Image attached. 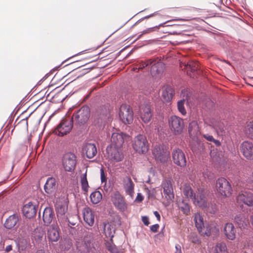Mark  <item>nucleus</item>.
<instances>
[{
    "mask_svg": "<svg viewBox=\"0 0 253 253\" xmlns=\"http://www.w3.org/2000/svg\"><path fill=\"white\" fill-rule=\"evenodd\" d=\"M90 116V110L87 105H84L81 108L75 110L70 120H73L75 125L77 126H82L85 125Z\"/></svg>",
    "mask_w": 253,
    "mask_h": 253,
    "instance_id": "f257e3e1",
    "label": "nucleus"
},
{
    "mask_svg": "<svg viewBox=\"0 0 253 253\" xmlns=\"http://www.w3.org/2000/svg\"><path fill=\"white\" fill-rule=\"evenodd\" d=\"M132 148L139 154H145L149 149V144L146 137L143 134H138L132 141Z\"/></svg>",
    "mask_w": 253,
    "mask_h": 253,
    "instance_id": "f03ea898",
    "label": "nucleus"
},
{
    "mask_svg": "<svg viewBox=\"0 0 253 253\" xmlns=\"http://www.w3.org/2000/svg\"><path fill=\"white\" fill-rule=\"evenodd\" d=\"M215 187L217 192L223 197H228L232 194L231 185L229 182L224 177H220L216 180Z\"/></svg>",
    "mask_w": 253,
    "mask_h": 253,
    "instance_id": "7ed1b4c3",
    "label": "nucleus"
},
{
    "mask_svg": "<svg viewBox=\"0 0 253 253\" xmlns=\"http://www.w3.org/2000/svg\"><path fill=\"white\" fill-rule=\"evenodd\" d=\"M109 109L107 106L102 105L98 107L92 115L93 123L100 126L105 123L109 118Z\"/></svg>",
    "mask_w": 253,
    "mask_h": 253,
    "instance_id": "20e7f679",
    "label": "nucleus"
},
{
    "mask_svg": "<svg viewBox=\"0 0 253 253\" xmlns=\"http://www.w3.org/2000/svg\"><path fill=\"white\" fill-rule=\"evenodd\" d=\"M73 127V120L63 118L57 126L53 131V133L60 137L69 134Z\"/></svg>",
    "mask_w": 253,
    "mask_h": 253,
    "instance_id": "39448f33",
    "label": "nucleus"
},
{
    "mask_svg": "<svg viewBox=\"0 0 253 253\" xmlns=\"http://www.w3.org/2000/svg\"><path fill=\"white\" fill-rule=\"evenodd\" d=\"M62 164L66 171H74L77 164L76 156L72 152L65 153L62 157Z\"/></svg>",
    "mask_w": 253,
    "mask_h": 253,
    "instance_id": "423d86ee",
    "label": "nucleus"
},
{
    "mask_svg": "<svg viewBox=\"0 0 253 253\" xmlns=\"http://www.w3.org/2000/svg\"><path fill=\"white\" fill-rule=\"evenodd\" d=\"M169 127L175 135L182 133L184 128L183 120L180 117L173 115L169 119Z\"/></svg>",
    "mask_w": 253,
    "mask_h": 253,
    "instance_id": "0eeeda50",
    "label": "nucleus"
},
{
    "mask_svg": "<svg viewBox=\"0 0 253 253\" xmlns=\"http://www.w3.org/2000/svg\"><path fill=\"white\" fill-rule=\"evenodd\" d=\"M121 121L125 124H130L133 120V112L129 105L123 104L119 113Z\"/></svg>",
    "mask_w": 253,
    "mask_h": 253,
    "instance_id": "6e6552de",
    "label": "nucleus"
},
{
    "mask_svg": "<svg viewBox=\"0 0 253 253\" xmlns=\"http://www.w3.org/2000/svg\"><path fill=\"white\" fill-rule=\"evenodd\" d=\"M171 155L173 162L176 165L182 168L186 166V158L182 150L179 148L173 149Z\"/></svg>",
    "mask_w": 253,
    "mask_h": 253,
    "instance_id": "1a4fd4ad",
    "label": "nucleus"
},
{
    "mask_svg": "<svg viewBox=\"0 0 253 253\" xmlns=\"http://www.w3.org/2000/svg\"><path fill=\"white\" fill-rule=\"evenodd\" d=\"M111 201L115 207L121 211H125L127 209V204L124 197L117 191L111 196Z\"/></svg>",
    "mask_w": 253,
    "mask_h": 253,
    "instance_id": "9d476101",
    "label": "nucleus"
},
{
    "mask_svg": "<svg viewBox=\"0 0 253 253\" xmlns=\"http://www.w3.org/2000/svg\"><path fill=\"white\" fill-rule=\"evenodd\" d=\"M237 203L253 207V193L249 191H242L236 198Z\"/></svg>",
    "mask_w": 253,
    "mask_h": 253,
    "instance_id": "9b49d317",
    "label": "nucleus"
},
{
    "mask_svg": "<svg viewBox=\"0 0 253 253\" xmlns=\"http://www.w3.org/2000/svg\"><path fill=\"white\" fill-rule=\"evenodd\" d=\"M128 137V135L122 132H114L111 136V145L116 148H121L122 147L125 140Z\"/></svg>",
    "mask_w": 253,
    "mask_h": 253,
    "instance_id": "f8f14e48",
    "label": "nucleus"
},
{
    "mask_svg": "<svg viewBox=\"0 0 253 253\" xmlns=\"http://www.w3.org/2000/svg\"><path fill=\"white\" fill-rule=\"evenodd\" d=\"M243 155L248 160H253V143L249 141L243 142L240 145Z\"/></svg>",
    "mask_w": 253,
    "mask_h": 253,
    "instance_id": "ddd939ff",
    "label": "nucleus"
},
{
    "mask_svg": "<svg viewBox=\"0 0 253 253\" xmlns=\"http://www.w3.org/2000/svg\"><path fill=\"white\" fill-rule=\"evenodd\" d=\"M38 206L30 202L24 205L22 208L23 215L28 218H31L35 216L37 211Z\"/></svg>",
    "mask_w": 253,
    "mask_h": 253,
    "instance_id": "4468645a",
    "label": "nucleus"
},
{
    "mask_svg": "<svg viewBox=\"0 0 253 253\" xmlns=\"http://www.w3.org/2000/svg\"><path fill=\"white\" fill-rule=\"evenodd\" d=\"M57 189L56 181L55 178L48 177L44 185V190L47 196L54 195Z\"/></svg>",
    "mask_w": 253,
    "mask_h": 253,
    "instance_id": "2eb2a0df",
    "label": "nucleus"
},
{
    "mask_svg": "<svg viewBox=\"0 0 253 253\" xmlns=\"http://www.w3.org/2000/svg\"><path fill=\"white\" fill-rule=\"evenodd\" d=\"M163 186L165 198L169 202H170L172 201L174 197L173 187L170 180L167 179L164 181L163 182Z\"/></svg>",
    "mask_w": 253,
    "mask_h": 253,
    "instance_id": "dca6fc26",
    "label": "nucleus"
},
{
    "mask_svg": "<svg viewBox=\"0 0 253 253\" xmlns=\"http://www.w3.org/2000/svg\"><path fill=\"white\" fill-rule=\"evenodd\" d=\"M58 226L55 224H52L48 229L47 236L49 242H54L58 241L60 238Z\"/></svg>",
    "mask_w": 253,
    "mask_h": 253,
    "instance_id": "f3484780",
    "label": "nucleus"
},
{
    "mask_svg": "<svg viewBox=\"0 0 253 253\" xmlns=\"http://www.w3.org/2000/svg\"><path fill=\"white\" fill-rule=\"evenodd\" d=\"M54 217L55 214L53 209L49 207H46L42 213V220L44 225H49Z\"/></svg>",
    "mask_w": 253,
    "mask_h": 253,
    "instance_id": "a211bd4d",
    "label": "nucleus"
},
{
    "mask_svg": "<svg viewBox=\"0 0 253 253\" xmlns=\"http://www.w3.org/2000/svg\"><path fill=\"white\" fill-rule=\"evenodd\" d=\"M224 234L227 239L234 240L236 238V230L232 223H226L224 226Z\"/></svg>",
    "mask_w": 253,
    "mask_h": 253,
    "instance_id": "6ab92c4d",
    "label": "nucleus"
},
{
    "mask_svg": "<svg viewBox=\"0 0 253 253\" xmlns=\"http://www.w3.org/2000/svg\"><path fill=\"white\" fill-rule=\"evenodd\" d=\"M83 217L85 222L90 226H92L94 223V214L91 209L86 207L83 209Z\"/></svg>",
    "mask_w": 253,
    "mask_h": 253,
    "instance_id": "aec40b11",
    "label": "nucleus"
},
{
    "mask_svg": "<svg viewBox=\"0 0 253 253\" xmlns=\"http://www.w3.org/2000/svg\"><path fill=\"white\" fill-rule=\"evenodd\" d=\"M83 151L85 153L88 159L93 158L97 154V150L95 144L93 143H87L83 148Z\"/></svg>",
    "mask_w": 253,
    "mask_h": 253,
    "instance_id": "412c9836",
    "label": "nucleus"
},
{
    "mask_svg": "<svg viewBox=\"0 0 253 253\" xmlns=\"http://www.w3.org/2000/svg\"><path fill=\"white\" fill-rule=\"evenodd\" d=\"M185 69L187 74L190 77L194 78V73L199 70V63L197 61H189L184 64Z\"/></svg>",
    "mask_w": 253,
    "mask_h": 253,
    "instance_id": "4be33fe9",
    "label": "nucleus"
},
{
    "mask_svg": "<svg viewBox=\"0 0 253 253\" xmlns=\"http://www.w3.org/2000/svg\"><path fill=\"white\" fill-rule=\"evenodd\" d=\"M174 94V91L170 85H167L164 86L162 90V96L164 101L170 102L173 95Z\"/></svg>",
    "mask_w": 253,
    "mask_h": 253,
    "instance_id": "5701e85b",
    "label": "nucleus"
},
{
    "mask_svg": "<svg viewBox=\"0 0 253 253\" xmlns=\"http://www.w3.org/2000/svg\"><path fill=\"white\" fill-rule=\"evenodd\" d=\"M192 200L195 205L201 208H205L207 207V202L205 199V196L202 193H198L197 195L194 194Z\"/></svg>",
    "mask_w": 253,
    "mask_h": 253,
    "instance_id": "b1692460",
    "label": "nucleus"
},
{
    "mask_svg": "<svg viewBox=\"0 0 253 253\" xmlns=\"http://www.w3.org/2000/svg\"><path fill=\"white\" fill-rule=\"evenodd\" d=\"M124 187L126 193L132 196L134 193V184L129 176H126L123 179Z\"/></svg>",
    "mask_w": 253,
    "mask_h": 253,
    "instance_id": "393cba45",
    "label": "nucleus"
},
{
    "mask_svg": "<svg viewBox=\"0 0 253 253\" xmlns=\"http://www.w3.org/2000/svg\"><path fill=\"white\" fill-rule=\"evenodd\" d=\"M118 148L114 147L110 150V152L108 151V148L107 149L111 160L115 162L122 161L124 159L123 154L119 150Z\"/></svg>",
    "mask_w": 253,
    "mask_h": 253,
    "instance_id": "a878e982",
    "label": "nucleus"
},
{
    "mask_svg": "<svg viewBox=\"0 0 253 253\" xmlns=\"http://www.w3.org/2000/svg\"><path fill=\"white\" fill-rule=\"evenodd\" d=\"M104 233L106 238H110V242L113 243V238L115 233V229L113 225L107 223H104Z\"/></svg>",
    "mask_w": 253,
    "mask_h": 253,
    "instance_id": "bb28decb",
    "label": "nucleus"
},
{
    "mask_svg": "<svg viewBox=\"0 0 253 253\" xmlns=\"http://www.w3.org/2000/svg\"><path fill=\"white\" fill-rule=\"evenodd\" d=\"M32 237L36 243L39 244L42 241L44 237L45 238V231L42 228H37L33 231Z\"/></svg>",
    "mask_w": 253,
    "mask_h": 253,
    "instance_id": "cd10ccee",
    "label": "nucleus"
},
{
    "mask_svg": "<svg viewBox=\"0 0 253 253\" xmlns=\"http://www.w3.org/2000/svg\"><path fill=\"white\" fill-rule=\"evenodd\" d=\"M19 221V217L17 214H13L9 216L5 220L4 226L7 229H12Z\"/></svg>",
    "mask_w": 253,
    "mask_h": 253,
    "instance_id": "c85d7f7f",
    "label": "nucleus"
},
{
    "mask_svg": "<svg viewBox=\"0 0 253 253\" xmlns=\"http://www.w3.org/2000/svg\"><path fill=\"white\" fill-rule=\"evenodd\" d=\"M142 109L143 111L141 112V119L145 123H147L151 120L152 116L150 107L146 105Z\"/></svg>",
    "mask_w": 253,
    "mask_h": 253,
    "instance_id": "c756f323",
    "label": "nucleus"
},
{
    "mask_svg": "<svg viewBox=\"0 0 253 253\" xmlns=\"http://www.w3.org/2000/svg\"><path fill=\"white\" fill-rule=\"evenodd\" d=\"M55 209L57 217L60 215H65L68 210L67 206H66L65 203H62L60 201H57L56 202Z\"/></svg>",
    "mask_w": 253,
    "mask_h": 253,
    "instance_id": "7c9ffc66",
    "label": "nucleus"
},
{
    "mask_svg": "<svg viewBox=\"0 0 253 253\" xmlns=\"http://www.w3.org/2000/svg\"><path fill=\"white\" fill-rule=\"evenodd\" d=\"M150 59L152 61V63L149 65V67H150V73L153 76L160 73L159 67L162 64L155 59L151 58Z\"/></svg>",
    "mask_w": 253,
    "mask_h": 253,
    "instance_id": "2f4dec72",
    "label": "nucleus"
},
{
    "mask_svg": "<svg viewBox=\"0 0 253 253\" xmlns=\"http://www.w3.org/2000/svg\"><path fill=\"white\" fill-rule=\"evenodd\" d=\"M152 63L151 59H147L145 61L138 62L135 66L131 69L134 71H139L144 69L145 67H149L150 64Z\"/></svg>",
    "mask_w": 253,
    "mask_h": 253,
    "instance_id": "473e14b6",
    "label": "nucleus"
},
{
    "mask_svg": "<svg viewBox=\"0 0 253 253\" xmlns=\"http://www.w3.org/2000/svg\"><path fill=\"white\" fill-rule=\"evenodd\" d=\"M194 221L198 232H201L202 229L205 227L203 217L200 214L196 213L194 216Z\"/></svg>",
    "mask_w": 253,
    "mask_h": 253,
    "instance_id": "72a5a7b5",
    "label": "nucleus"
},
{
    "mask_svg": "<svg viewBox=\"0 0 253 253\" xmlns=\"http://www.w3.org/2000/svg\"><path fill=\"white\" fill-rule=\"evenodd\" d=\"M198 128V125L196 121H194L190 122L188 126V132L189 135L191 136L197 135Z\"/></svg>",
    "mask_w": 253,
    "mask_h": 253,
    "instance_id": "f704fd0d",
    "label": "nucleus"
},
{
    "mask_svg": "<svg viewBox=\"0 0 253 253\" xmlns=\"http://www.w3.org/2000/svg\"><path fill=\"white\" fill-rule=\"evenodd\" d=\"M90 198L91 202L94 204H96L101 200L102 198V194L99 191H95L91 193Z\"/></svg>",
    "mask_w": 253,
    "mask_h": 253,
    "instance_id": "c9c22d12",
    "label": "nucleus"
},
{
    "mask_svg": "<svg viewBox=\"0 0 253 253\" xmlns=\"http://www.w3.org/2000/svg\"><path fill=\"white\" fill-rule=\"evenodd\" d=\"M179 209L185 214H188L190 212V206L185 201L183 200L178 204Z\"/></svg>",
    "mask_w": 253,
    "mask_h": 253,
    "instance_id": "e433bc0d",
    "label": "nucleus"
},
{
    "mask_svg": "<svg viewBox=\"0 0 253 253\" xmlns=\"http://www.w3.org/2000/svg\"><path fill=\"white\" fill-rule=\"evenodd\" d=\"M183 193L184 196L187 198H189L192 199L193 197L194 196V194L193 191L191 187V186L189 185H185L183 189Z\"/></svg>",
    "mask_w": 253,
    "mask_h": 253,
    "instance_id": "4c0bfd02",
    "label": "nucleus"
},
{
    "mask_svg": "<svg viewBox=\"0 0 253 253\" xmlns=\"http://www.w3.org/2000/svg\"><path fill=\"white\" fill-rule=\"evenodd\" d=\"M58 219L62 227L66 228L69 226V223H70V221L66 214L59 216V217H58Z\"/></svg>",
    "mask_w": 253,
    "mask_h": 253,
    "instance_id": "58836bf2",
    "label": "nucleus"
},
{
    "mask_svg": "<svg viewBox=\"0 0 253 253\" xmlns=\"http://www.w3.org/2000/svg\"><path fill=\"white\" fill-rule=\"evenodd\" d=\"M235 222L238 225L239 228H242L244 226V224H246L245 222L246 218L245 216L241 214L237 215L234 218Z\"/></svg>",
    "mask_w": 253,
    "mask_h": 253,
    "instance_id": "ea45409f",
    "label": "nucleus"
},
{
    "mask_svg": "<svg viewBox=\"0 0 253 253\" xmlns=\"http://www.w3.org/2000/svg\"><path fill=\"white\" fill-rule=\"evenodd\" d=\"M216 253H228L226 245L224 242L218 243L215 247Z\"/></svg>",
    "mask_w": 253,
    "mask_h": 253,
    "instance_id": "a19ab883",
    "label": "nucleus"
},
{
    "mask_svg": "<svg viewBox=\"0 0 253 253\" xmlns=\"http://www.w3.org/2000/svg\"><path fill=\"white\" fill-rule=\"evenodd\" d=\"M86 176V172H85L82 175L81 180L82 188L84 192H87L89 187Z\"/></svg>",
    "mask_w": 253,
    "mask_h": 253,
    "instance_id": "79ce46f5",
    "label": "nucleus"
},
{
    "mask_svg": "<svg viewBox=\"0 0 253 253\" xmlns=\"http://www.w3.org/2000/svg\"><path fill=\"white\" fill-rule=\"evenodd\" d=\"M107 250L111 253H123L122 251L119 250L117 247L114 245L113 243L107 242L106 243Z\"/></svg>",
    "mask_w": 253,
    "mask_h": 253,
    "instance_id": "37998d69",
    "label": "nucleus"
},
{
    "mask_svg": "<svg viewBox=\"0 0 253 253\" xmlns=\"http://www.w3.org/2000/svg\"><path fill=\"white\" fill-rule=\"evenodd\" d=\"M167 23H168V21H167L166 22H164L163 23H161L159 25H158V26H155L154 27L148 28L147 29L143 31L142 34H147V33H149L151 32L158 31L159 29V28L161 27H167L169 26L168 25H166V24Z\"/></svg>",
    "mask_w": 253,
    "mask_h": 253,
    "instance_id": "c03bdc74",
    "label": "nucleus"
},
{
    "mask_svg": "<svg viewBox=\"0 0 253 253\" xmlns=\"http://www.w3.org/2000/svg\"><path fill=\"white\" fill-rule=\"evenodd\" d=\"M169 157L170 153L168 151V152L167 151H165L161 155H159L155 157V159L157 161H160L161 163H165L169 160Z\"/></svg>",
    "mask_w": 253,
    "mask_h": 253,
    "instance_id": "a18cd8bd",
    "label": "nucleus"
},
{
    "mask_svg": "<svg viewBox=\"0 0 253 253\" xmlns=\"http://www.w3.org/2000/svg\"><path fill=\"white\" fill-rule=\"evenodd\" d=\"M185 99H182L177 102V109L178 111L183 116L187 113L186 110L184 107Z\"/></svg>",
    "mask_w": 253,
    "mask_h": 253,
    "instance_id": "49530a36",
    "label": "nucleus"
},
{
    "mask_svg": "<svg viewBox=\"0 0 253 253\" xmlns=\"http://www.w3.org/2000/svg\"><path fill=\"white\" fill-rule=\"evenodd\" d=\"M18 252L21 253L26 251L27 247V242L25 240H21L17 244Z\"/></svg>",
    "mask_w": 253,
    "mask_h": 253,
    "instance_id": "de8ad7c7",
    "label": "nucleus"
},
{
    "mask_svg": "<svg viewBox=\"0 0 253 253\" xmlns=\"http://www.w3.org/2000/svg\"><path fill=\"white\" fill-rule=\"evenodd\" d=\"M211 227L210 225L208 224L206 227L202 229L201 232H199V233L203 236H210L211 235Z\"/></svg>",
    "mask_w": 253,
    "mask_h": 253,
    "instance_id": "09e8293b",
    "label": "nucleus"
},
{
    "mask_svg": "<svg viewBox=\"0 0 253 253\" xmlns=\"http://www.w3.org/2000/svg\"><path fill=\"white\" fill-rule=\"evenodd\" d=\"M165 151H166L164 149L161 148L160 146H156L153 150V154L155 158L159 155H161Z\"/></svg>",
    "mask_w": 253,
    "mask_h": 253,
    "instance_id": "8fccbe9b",
    "label": "nucleus"
},
{
    "mask_svg": "<svg viewBox=\"0 0 253 253\" xmlns=\"http://www.w3.org/2000/svg\"><path fill=\"white\" fill-rule=\"evenodd\" d=\"M246 133L249 138L253 139V121L248 125Z\"/></svg>",
    "mask_w": 253,
    "mask_h": 253,
    "instance_id": "3c124183",
    "label": "nucleus"
},
{
    "mask_svg": "<svg viewBox=\"0 0 253 253\" xmlns=\"http://www.w3.org/2000/svg\"><path fill=\"white\" fill-rule=\"evenodd\" d=\"M191 241L192 243L198 245H200L201 243V239L196 235L192 236Z\"/></svg>",
    "mask_w": 253,
    "mask_h": 253,
    "instance_id": "603ef678",
    "label": "nucleus"
},
{
    "mask_svg": "<svg viewBox=\"0 0 253 253\" xmlns=\"http://www.w3.org/2000/svg\"><path fill=\"white\" fill-rule=\"evenodd\" d=\"M100 175H101V180L102 183L105 182L106 183L107 178L106 175L104 173V171L103 168H101L100 169Z\"/></svg>",
    "mask_w": 253,
    "mask_h": 253,
    "instance_id": "864d4df0",
    "label": "nucleus"
},
{
    "mask_svg": "<svg viewBox=\"0 0 253 253\" xmlns=\"http://www.w3.org/2000/svg\"><path fill=\"white\" fill-rule=\"evenodd\" d=\"M92 69V67H88V68H86L82 69L80 71L81 72V75H79V77L87 74V73L90 72Z\"/></svg>",
    "mask_w": 253,
    "mask_h": 253,
    "instance_id": "5fc2aeb1",
    "label": "nucleus"
},
{
    "mask_svg": "<svg viewBox=\"0 0 253 253\" xmlns=\"http://www.w3.org/2000/svg\"><path fill=\"white\" fill-rule=\"evenodd\" d=\"M159 228L158 224H155L150 226V230L152 232L156 233L158 231Z\"/></svg>",
    "mask_w": 253,
    "mask_h": 253,
    "instance_id": "6e6d98bb",
    "label": "nucleus"
},
{
    "mask_svg": "<svg viewBox=\"0 0 253 253\" xmlns=\"http://www.w3.org/2000/svg\"><path fill=\"white\" fill-rule=\"evenodd\" d=\"M142 221L145 225L148 226L150 222L149 218L147 216H142Z\"/></svg>",
    "mask_w": 253,
    "mask_h": 253,
    "instance_id": "4d7b16f0",
    "label": "nucleus"
},
{
    "mask_svg": "<svg viewBox=\"0 0 253 253\" xmlns=\"http://www.w3.org/2000/svg\"><path fill=\"white\" fill-rule=\"evenodd\" d=\"M204 136L207 140L211 142H212L214 139L212 135H210L208 134L204 135Z\"/></svg>",
    "mask_w": 253,
    "mask_h": 253,
    "instance_id": "13d9d810",
    "label": "nucleus"
},
{
    "mask_svg": "<svg viewBox=\"0 0 253 253\" xmlns=\"http://www.w3.org/2000/svg\"><path fill=\"white\" fill-rule=\"evenodd\" d=\"M175 252L174 253H182L181 246L179 244H176L175 246Z\"/></svg>",
    "mask_w": 253,
    "mask_h": 253,
    "instance_id": "bf43d9fd",
    "label": "nucleus"
},
{
    "mask_svg": "<svg viewBox=\"0 0 253 253\" xmlns=\"http://www.w3.org/2000/svg\"><path fill=\"white\" fill-rule=\"evenodd\" d=\"M157 13L155 12V13H153V14H150V15H147V16H145L144 17H143V18H142L140 19V20H139L137 22V23L139 22H141V21H142V20H144V19H148V18H150V17H151L153 16L154 15H157Z\"/></svg>",
    "mask_w": 253,
    "mask_h": 253,
    "instance_id": "052dcab7",
    "label": "nucleus"
},
{
    "mask_svg": "<svg viewBox=\"0 0 253 253\" xmlns=\"http://www.w3.org/2000/svg\"><path fill=\"white\" fill-rule=\"evenodd\" d=\"M68 229L70 234L72 235L76 234V230L75 229V227H70V228H69Z\"/></svg>",
    "mask_w": 253,
    "mask_h": 253,
    "instance_id": "680f3d73",
    "label": "nucleus"
},
{
    "mask_svg": "<svg viewBox=\"0 0 253 253\" xmlns=\"http://www.w3.org/2000/svg\"><path fill=\"white\" fill-rule=\"evenodd\" d=\"M154 214L155 215V216L157 218V220L158 221H160L161 216H160V214H159V213L157 211H155L154 212Z\"/></svg>",
    "mask_w": 253,
    "mask_h": 253,
    "instance_id": "e2e57ef3",
    "label": "nucleus"
},
{
    "mask_svg": "<svg viewBox=\"0 0 253 253\" xmlns=\"http://www.w3.org/2000/svg\"><path fill=\"white\" fill-rule=\"evenodd\" d=\"M146 191H147V194L148 195V198L149 199L152 198L154 197V195L151 193V191L150 190H149L148 188H147Z\"/></svg>",
    "mask_w": 253,
    "mask_h": 253,
    "instance_id": "0e129e2a",
    "label": "nucleus"
},
{
    "mask_svg": "<svg viewBox=\"0 0 253 253\" xmlns=\"http://www.w3.org/2000/svg\"><path fill=\"white\" fill-rule=\"evenodd\" d=\"M136 199L138 201L141 202L143 200V196L141 195V194L138 193Z\"/></svg>",
    "mask_w": 253,
    "mask_h": 253,
    "instance_id": "69168bd1",
    "label": "nucleus"
},
{
    "mask_svg": "<svg viewBox=\"0 0 253 253\" xmlns=\"http://www.w3.org/2000/svg\"><path fill=\"white\" fill-rule=\"evenodd\" d=\"M212 142H213L216 146H219L221 145L220 142L218 140L214 139L213 141H212Z\"/></svg>",
    "mask_w": 253,
    "mask_h": 253,
    "instance_id": "338daca9",
    "label": "nucleus"
},
{
    "mask_svg": "<svg viewBox=\"0 0 253 253\" xmlns=\"http://www.w3.org/2000/svg\"><path fill=\"white\" fill-rule=\"evenodd\" d=\"M11 250H12V246L11 245H9L5 247V251L6 252H9Z\"/></svg>",
    "mask_w": 253,
    "mask_h": 253,
    "instance_id": "774afa93",
    "label": "nucleus"
}]
</instances>
